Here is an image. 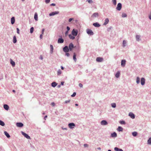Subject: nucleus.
<instances>
[{"mask_svg":"<svg viewBox=\"0 0 151 151\" xmlns=\"http://www.w3.org/2000/svg\"><path fill=\"white\" fill-rule=\"evenodd\" d=\"M93 25L95 27H99L100 26V25L98 23H95L93 24Z\"/></svg>","mask_w":151,"mask_h":151,"instance_id":"17","label":"nucleus"},{"mask_svg":"<svg viewBox=\"0 0 151 151\" xmlns=\"http://www.w3.org/2000/svg\"><path fill=\"white\" fill-rule=\"evenodd\" d=\"M40 59L41 60H42L43 59L42 56H41L40 57Z\"/></svg>","mask_w":151,"mask_h":151,"instance_id":"62","label":"nucleus"},{"mask_svg":"<svg viewBox=\"0 0 151 151\" xmlns=\"http://www.w3.org/2000/svg\"><path fill=\"white\" fill-rule=\"evenodd\" d=\"M67 31H69L70 30V28L69 27H68V26L67 27Z\"/></svg>","mask_w":151,"mask_h":151,"instance_id":"54","label":"nucleus"},{"mask_svg":"<svg viewBox=\"0 0 151 151\" xmlns=\"http://www.w3.org/2000/svg\"><path fill=\"white\" fill-rule=\"evenodd\" d=\"M118 151H123L122 149H119Z\"/></svg>","mask_w":151,"mask_h":151,"instance_id":"60","label":"nucleus"},{"mask_svg":"<svg viewBox=\"0 0 151 151\" xmlns=\"http://www.w3.org/2000/svg\"><path fill=\"white\" fill-rule=\"evenodd\" d=\"M76 53L75 52L74 53L73 58V60L75 62H76Z\"/></svg>","mask_w":151,"mask_h":151,"instance_id":"23","label":"nucleus"},{"mask_svg":"<svg viewBox=\"0 0 151 151\" xmlns=\"http://www.w3.org/2000/svg\"><path fill=\"white\" fill-rule=\"evenodd\" d=\"M65 55L68 57L70 55V54L69 53L66 52Z\"/></svg>","mask_w":151,"mask_h":151,"instance_id":"49","label":"nucleus"},{"mask_svg":"<svg viewBox=\"0 0 151 151\" xmlns=\"http://www.w3.org/2000/svg\"><path fill=\"white\" fill-rule=\"evenodd\" d=\"M16 125L18 127H22L23 126V124L21 122L17 123H16Z\"/></svg>","mask_w":151,"mask_h":151,"instance_id":"9","label":"nucleus"},{"mask_svg":"<svg viewBox=\"0 0 151 151\" xmlns=\"http://www.w3.org/2000/svg\"><path fill=\"white\" fill-rule=\"evenodd\" d=\"M101 124L102 125H106L107 124V123L106 121L103 120L101 122Z\"/></svg>","mask_w":151,"mask_h":151,"instance_id":"14","label":"nucleus"},{"mask_svg":"<svg viewBox=\"0 0 151 151\" xmlns=\"http://www.w3.org/2000/svg\"><path fill=\"white\" fill-rule=\"evenodd\" d=\"M43 35V34H41L40 35V38L41 39H42V38Z\"/></svg>","mask_w":151,"mask_h":151,"instance_id":"56","label":"nucleus"},{"mask_svg":"<svg viewBox=\"0 0 151 151\" xmlns=\"http://www.w3.org/2000/svg\"><path fill=\"white\" fill-rule=\"evenodd\" d=\"M103 58L100 57H97L96 59V60L98 62H101L103 60Z\"/></svg>","mask_w":151,"mask_h":151,"instance_id":"10","label":"nucleus"},{"mask_svg":"<svg viewBox=\"0 0 151 151\" xmlns=\"http://www.w3.org/2000/svg\"><path fill=\"white\" fill-rule=\"evenodd\" d=\"M51 84H52V87H55V86H57V84L55 82H53Z\"/></svg>","mask_w":151,"mask_h":151,"instance_id":"28","label":"nucleus"},{"mask_svg":"<svg viewBox=\"0 0 151 151\" xmlns=\"http://www.w3.org/2000/svg\"><path fill=\"white\" fill-rule=\"evenodd\" d=\"M126 42L125 40H124L123 42V46L124 47L126 46Z\"/></svg>","mask_w":151,"mask_h":151,"instance_id":"34","label":"nucleus"},{"mask_svg":"<svg viewBox=\"0 0 151 151\" xmlns=\"http://www.w3.org/2000/svg\"><path fill=\"white\" fill-rule=\"evenodd\" d=\"M120 123L121 124H125V122L124 121H122L120 122Z\"/></svg>","mask_w":151,"mask_h":151,"instance_id":"43","label":"nucleus"},{"mask_svg":"<svg viewBox=\"0 0 151 151\" xmlns=\"http://www.w3.org/2000/svg\"><path fill=\"white\" fill-rule=\"evenodd\" d=\"M50 52L51 53H52L53 50V46L50 45Z\"/></svg>","mask_w":151,"mask_h":151,"instance_id":"25","label":"nucleus"},{"mask_svg":"<svg viewBox=\"0 0 151 151\" xmlns=\"http://www.w3.org/2000/svg\"><path fill=\"white\" fill-rule=\"evenodd\" d=\"M111 137H117V134L115 132H114L111 134Z\"/></svg>","mask_w":151,"mask_h":151,"instance_id":"20","label":"nucleus"},{"mask_svg":"<svg viewBox=\"0 0 151 151\" xmlns=\"http://www.w3.org/2000/svg\"><path fill=\"white\" fill-rule=\"evenodd\" d=\"M64 42V40L62 38H59L58 40V43H63Z\"/></svg>","mask_w":151,"mask_h":151,"instance_id":"13","label":"nucleus"},{"mask_svg":"<svg viewBox=\"0 0 151 151\" xmlns=\"http://www.w3.org/2000/svg\"><path fill=\"white\" fill-rule=\"evenodd\" d=\"M120 72L119 71L117 72L116 73V74L115 76L116 78H118L119 76Z\"/></svg>","mask_w":151,"mask_h":151,"instance_id":"30","label":"nucleus"},{"mask_svg":"<svg viewBox=\"0 0 151 151\" xmlns=\"http://www.w3.org/2000/svg\"><path fill=\"white\" fill-rule=\"evenodd\" d=\"M129 116L132 119H134L135 118L134 114L132 113H130L129 114Z\"/></svg>","mask_w":151,"mask_h":151,"instance_id":"15","label":"nucleus"},{"mask_svg":"<svg viewBox=\"0 0 151 151\" xmlns=\"http://www.w3.org/2000/svg\"><path fill=\"white\" fill-rule=\"evenodd\" d=\"M17 33L18 34H19V29L17 28Z\"/></svg>","mask_w":151,"mask_h":151,"instance_id":"46","label":"nucleus"},{"mask_svg":"<svg viewBox=\"0 0 151 151\" xmlns=\"http://www.w3.org/2000/svg\"><path fill=\"white\" fill-rule=\"evenodd\" d=\"M140 82V79L139 77H137L136 80V82L138 84Z\"/></svg>","mask_w":151,"mask_h":151,"instance_id":"33","label":"nucleus"},{"mask_svg":"<svg viewBox=\"0 0 151 151\" xmlns=\"http://www.w3.org/2000/svg\"><path fill=\"white\" fill-rule=\"evenodd\" d=\"M148 143L149 144H151V137L148 140Z\"/></svg>","mask_w":151,"mask_h":151,"instance_id":"37","label":"nucleus"},{"mask_svg":"<svg viewBox=\"0 0 151 151\" xmlns=\"http://www.w3.org/2000/svg\"><path fill=\"white\" fill-rule=\"evenodd\" d=\"M79 86L81 87H83V85L81 83H79Z\"/></svg>","mask_w":151,"mask_h":151,"instance_id":"51","label":"nucleus"},{"mask_svg":"<svg viewBox=\"0 0 151 151\" xmlns=\"http://www.w3.org/2000/svg\"><path fill=\"white\" fill-rule=\"evenodd\" d=\"M50 5L51 6H55V4L52 3Z\"/></svg>","mask_w":151,"mask_h":151,"instance_id":"57","label":"nucleus"},{"mask_svg":"<svg viewBox=\"0 0 151 151\" xmlns=\"http://www.w3.org/2000/svg\"><path fill=\"white\" fill-rule=\"evenodd\" d=\"M76 92H74L73 94L71 95V96L72 97L75 96L76 95Z\"/></svg>","mask_w":151,"mask_h":151,"instance_id":"45","label":"nucleus"},{"mask_svg":"<svg viewBox=\"0 0 151 151\" xmlns=\"http://www.w3.org/2000/svg\"><path fill=\"white\" fill-rule=\"evenodd\" d=\"M121 8H122V4L120 3H118L117 4V6L116 8V9L117 10L119 11L121 9Z\"/></svg>","mask_w":151,"mask_h":151,"instance_id":"5","label":"nucleus"},{"mask_svg":"<svg viewBox=\"0 0 151 151\" xmlns=\"http://www.w3.org/2000/svg\"><path fill=\"white\" fill-rule=\"evenodd\" d=\"M145 80L144 78H142L141 79V83L142 85H143L145 84Z\"/></svg>","mask_w":151,"mask_h":151,"instance_id":"12","label":"nucleus"},{"mask_svg":"<svg viewBox=\"0 0 151 151\" xmlns=\"http://www.w3.org/2000/svg\"><path fill=\"white\" fill-rule=\"evenodd\" d=\"M73 44L72 43H70L69 44V50L70 51H72L74 48Z\"/></svg>","mask_w":151,"mask_h":151,"instance_id":"6","label":"nucleus"},{"mask_svg":"<svg viewBox=\"0 0 151 151\" xmlns=\"http://www.w3.org/2000/svg\"><path fill=\"white\" fill-rule=\"evenodd\" d=\"M86 1H88L89 3H93V1L92 0H87Z\"/></svg>","mask_w":151,"mask_h":151,"instance_id":"44","label":"nucleus"},{"mask_svg":"<svg viewBox=\"0 0 151 151\" xmlns=\"http://www.w3.org/2000/svg\"><path fill=\"white\" fill-rule=\"evenodd\" d=\"M64 82H61V84L62 85H63V84H64Z\"/></svg>","mask_w":151,"mask_h":151,"instance_id":"61","label":"nucleus"},{"mask_svg":"<svg viewBox=\"0 0 151 151\" xmlns=\"http://www.w3.org/2000/svg\"><path fill=\"white\" fill-rule=\"evenodd\" d=\"M68 126L70 128L72 129L74 128L75 124L73 123H70L68 124Z\"/></svg>","mask_w":151,"mask_h":151,"instance_id":"8","label":"nucleus"},{"mask_svg":"<svg viewBox=\"0 0 151 151\" xmlns=\"http://www.w3.org/2000/svg\"><path fill=\"white\" fill-rule=\"evenodd\" d=\"M84 146L85 147H87L88 146V145L87 144H84Z\"/></svg>","mask_w":151,"mask_h":151,"instance_id":"52","label":"nucleus"},{"mask_svg":"<svg viewBox=\"0 0 151 151\" xmlns=\"http://www.w3.org/2000/svg\"><path fill=\"white\" fill-rule=\"evenodd\" d=\"M111 106L113 108H115L116 107L115 103H112L111 104Z\"/></svg>","mask_w":151,"mask_h":151,"instance_id":"40","label":"nucleus"},{"mask_svg":"<svg viewBox=\"0 0 151 151\" xmlns=\"http://www.w3.org/2000/svg\"><path fill=\"white\" fill-rule=\"evenodd\" d=\"M4 133L5 135L6 136V137L7 138H9L10 137V135L6 131H4Z\"/></svg>","mask_w":151,"mask_h":151,"instance_id":"24","label":"nucleus"},{"mask_svg":"<svg viewBox=\"0 0 151 151\" xmlns=\"http://www.w3.org/2000/svg\"><path fill=\"white\" fill-rule=\"evenodd\" d=\"M11 63L13 66H14L15 65V62L12 60H11Z\"/></svg>","mask_w":151,"mask_h":151,"instance_id":"31","label":"nucleus"},{"mask_svg":"<svg viewBox=\"0 0 151 151\" xmlns=\"http://www.w3.org/2000/svg\"><path fill=\"white\" fill-rule=\"evenodd\" d=\"M50 0H45V2L46 3H48L50 2Z\"/></svg>","mask_w":151,"mask_h":151,"instance_id":"48","label":"nucleus"},{"mask_svg":"<svg viewBox=\"0 0 151 151\" xmlns=\"http://www.w3.org/2000/svg\"><path fill=\"white\" fill-rule=\"evenodd\" d=\"M61 69L62 70H63L64 69V68H63V67L62 66H61Z\"/></svg>","mask_w":151,"mask_h":151,"instance_id":"64","label":"nucleus"},{"mask_svg":"<svg viewBox=\"0 0 151 151\" xmlns=\"http://www.w3.org/2000/svg\"><path fill=\"white\" fill-rule=\"evenodd\" d=\"M59 12L58 11H55V12H53L50 13L49 14V15L50 16H53L55 14H59Z\"/></svg>","mask_w":151,"mask_h":151,"instance_id":"7","label":"nucleus"},{"mask_svg":"<svg viewBox=\"0 0 151 151\" xmlns=\"http://www.w3.org/2000/svg\"><path fill=\"white\" fill-rule=\"evenodd\" d=\"M68 31H67L65 33V35H67L68 34Z\"/></svg>","mask_w":151,"mask_h":151,"instance_id":"63","label":"nucleus"},{"mask_svg":"<svg viewBox=\"0 0 151 151\" xmlns=\"http://www.w3.org/2000/svg\"><path fill=\"white\" fill-rule=\"evenodd\" d=\"M112 28V27H110L109 28H108V31H109L110 29H111Z\"/></svg>","mask_w":151,"mask_h":151,"instance_id":"58","label":"nucleus"},{"mask_svg":"<svg viewBox=\"0 0 151 151\" xmlns=\"http://www.w3.org/2000/svg\"><path fill=\"white\" fill-rule=\"evenodd\" d=\"M22 134L24 135L26 138L27 139H30V137L27 134L25 133L24 132H22Z\"/></svg>","mask_w":151,"mask_h":151,"instance_id":"4","label":"nucleus"},{"mask_svg":"<svg viewBox=\"0 0 151 151\" xmlns=\"http://www.w3.org/2000/svg\"><path fill=\"white\" fill-rule=\"evenodd\" d=\"M87 33L88 34L90 35H92L93 34V33L92 31L89 29H87L86 30Z\"/></svg>","mask_w":151,"mask_h":151,"instance_id":"2","label":"nucleus"},{"mask_svg":"<svg viewBox=\"0 0 151 151\" xmlns=\"http://www.w3.org/2000/svg\"><path fill=\"white\" fill-rule=\"evenodd\" d=\"M15 22V19L14 17L12 18L11 19V23L12 24H13Z\"/></svg>","mask_w":151,"mask_h":151,"instance_id":"21","label":"nucleus"},{"mask_svg":"<svg viewBox=\"0 0 151 151\" xmlns=\"http://www.w3.org/2000/svg\"><path fill=\"white\" fill-rule=\"evenodd\" d=\"M126 60H122L121 61V65L123 67L125 66L126 63Z\"/></svg>","mask_w":151,"mask_h":151,"instance_id":"11","label":"nucleus"},{"mask_svg":"<svg viewBox=\"0 0 151 151\" xmlns=\"http://www.w3.org/2000/svg\"><path fill=\"white\" fill-rule=\"evenodd\" d=\"M122 16L123 17H125L127 16V15L125 13H123L122 14Z\"/></svg>","mask_w":151,"mask_h":151,"instance_id":"41","label":"nucleus"},{"mask_svg":"<svg viewBox=\"0 0 151 151\" xmlns=\"http://www.w3.org/2000/svg\"><path fill=\"white\" fill-rule=\"evenodd\" d=\"M34 18L36 21H37L38 20V15L37 13H35Z\"/></svg>","mask_w":151,"mask_h":151,"instance_id":"22","label":"nucleus"},{"mask_svg":"<svg viewBox=\"0 0 151 151\" xmlns=\"http://www.w3.org/2000/svg\"><path fill=\"white\" fill-rule=\"evenodd\" d=\"M109 22V20L108 18H106L105 20L104 23V25H106Z\"/></svg>","mask_w":151,"mask_h":151,"instance_id":"19","label":"nucleus"},{"mask_svg":"<svg viewBox=\"0 0 151 151\" xmlns=\"http://www.w3.org/2000/svg\"><path fill=\"white\" fill-rule=\"evenodd\" d=\"M117 130L118 131H122L123 130V128L121 127H119L117 129Z\"/></svg>","mask_w":151,"mask_h":151,"instance_id":"26","label":"nucleus"},{"mask_svg":"<svg viewBox=\"0 0 151 151\" xmlns=\"http://www.w3.org/2000/svg\"><path fill=\"white\" fill-rule=\"evenodd\" d=\"M132 134L134 136H135L137 135V133L136 132H132Z\"/></svg>","mask_w":151,"mask_h":151,"instance_id":"36","label":"nucleus"},{"mask_svg":"<svg viewBox=\"0 0 151 151\" xmlns=\"http://www.w3.org/2000/svg\"><path fill=\"white\" fill-rule=\"evenodd\" d=\"M51 105L53 106H54L55 105V104L54 102H52L51 103Z\"/></svg>","mask_w":151,"mask_h":151,"instance_id":"55","label":"nucleus"},{"mask_svg":"<svg viewBox=\"0 0 151 151\" xmlns=\"http://www.w3.org/2000/svg\"><path fill=\"white\" fill-rule=\"evenodd\" d=\"M44 30H45V29H42V34H44Z\"/></svg>","mask_w":151,"mask_h":151,"instance_id":"50","label":"nucleus"},{"mask_svg":"<svg viewBox=\"0 0 151 151\" xmlns=\"http://www.w3.org/2000/svg\"><path fill=\"white\" fill-rule=\"evenodd\" d=\"M73 19V18H70L69 19L68 21L69 22H70Z\"/></svg>","mask_w":151,"mask_h":151,"instance_id":"53","label":"nucleus"},{"mask_svg":"<svg viewBox=\"0 0 151 151\" xmlns=\"http://www.w3.org/2000/svg\"><path fill=\"white\" fill-rule=\"evenodd\" d=\"M0 125L3 126L5 124L1 120H0Z\"/></svg>","mask_w":151,"mask_h":151,"instance_id":"32","label":"nucleus"},{"mask_svg":"<svg viewBox=\"0 0 151 151\" xmlns=\"http://www.w3.org/2000/svg\"><path fill=\"white\" fill-rule=\"evenodd\" d=\"M112 1L113 4L114 5H116V0H112Z\"/></svg>","mask_w":151,"mask_h":151,"instance_id":"42","label":"nucleus"},{"mask_svg":"<svg viewBox=\"0 0 151 151\" xmlns=\"http://www.w3.org/2000/svg\"><path fill=\"white\" fill-rule=\"evenodd\" d=\"M61 73V71L60 70H59L57 72V74L58 75H60Z\"/></svg>","mask_w":151,"mask_h":151,"instance_id":"39","label":"nucleus"},{"mask_svg":"<svg viewBox=\"0 0 151 151\" xmlns=\"http://www.w3.org/2000/svg\"><path fill=\"white\" fill-rule=\"evenodd\" d=\"M34 31V28L33 27H32L30 28V33H33Z\"/></svg>","mask_w":151,"mask_h":151,"instance_id":"35","label":"nucleus"},{"mask_svg":"<svg viewBox=\"0 0 151 151\" xmlns=\"http://www.w3.org/2000/svg\"><path fill=\"white\" fill-rule=\"evenodd\" d=\"M4 108L6 110H8L9 109V107L7 104H4Z\"/></svg>","mask_w":151,"mask_h":151,"instance_id":"16","label":"nucleus"},{"mask_svg":"<svg viewBox=\"0 0 151 151\" xmlns=\"http://www.w3.org/2000/svg\"><path fill=\"white\" fill-rule=\"evenodd\" d=\"M78 31L77 30H75L74 29H73L72 32V35L74 36H77L78 34Z\"/></svg>","mask_w":151,"mask_h":151,"instance_id":"1","label":"nucleus"},{"mask_svg":"<svg viewBox=\"0 0 151 151\" xmlns=\"http://www.w3.org/2000/svg\"><path fill=\"white\" fill-rule=\"evenodd\" d=\"M17 39L16 37L15 36H14L13 37V42L14 43H15L17 42Z\"/></svg>","mask_w":151,"mask_h":151,"instance_id":"27","label":"nucleus"},{"mask_svg":"<svg viewBox=\"0 0 151 151\" xmlns=\"http://www.w3.org/2000/svg\"><path fill=\"white\" fill-rule=\"evenodd\" d=\"M47 116H45L44 117V119H45V120L46 119V118H47Z\"/></svg>","mask_w":151,"mask_h":151,"instance_id":"59","label":"nucleus"},{"mask_svg":"<svg viewBox=\"0 0 151 151\" xmlns=\"http://www.w3.org/2000/svg\"><path fill=\"white\" fill-rule=\"evenodd\" d=\"M63 50L65 52H68L69 51V50L67 46H65L63 48Z\"/></svg>","mask_w":151,"mask_h":151,"instance_id":"3","label":"nucleus"},{"mask_svg":"<svg viewBox=\"0 0 151 151\" xmlns=\"http://www.w3.org/2000/svg\"><path fill=\"white\" fill-rule=\"evenodd\" d=\"M99 16L98 13H95L93 14L92 16V17H98Z\"/></svg>","mask_w":151,"mask_h":151,"instance_id":"18","label":"nucleus"},{"mask_svg":"<svg viewBox=\"0 0 151 151\" xmlns=\"http://www.w3.org/2000/svg\"><path fill=\"white\" fill-rule=\"evenodd\" d=\"M140 37L139 35H137L136 36V39L137 41H139Z\"/></svg>","mask_w":151,"mask_h":151,"instance_id":"38","label":"nucleus"},{"mask_svg":"<svg viewBox=\"0 0 151 151\" xmlns=\"http://www.w3.org/2000/svg\"><path fill=\"white\" fill-rule=\"evenodd\" d=\"M69 37L70 39L73 40L75 39V37L71 35H69Z\"/></svg>","mask_w":151,"mask_h":151,"instance_id":"29","label":"nucleus"},{"mask_svg":"<svg viewBox=\"0 0 151 151\" xmlns=\"http://www.w3.org/2000/svg\"><path fill=\"white\" fill-rule=\"evenodd\" d=\"M119 149L118 148L116 147H115L114 149V150L115 151H118Z\"/></svg>","mask_w":151,"mask_h":151,"instance_id":"47","label":"nucleus"}]
</instances>
